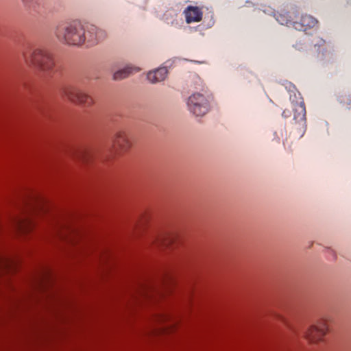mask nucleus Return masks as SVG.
I'll return each instance as SVG.
<instances>
[{"label": "nucleus", "instance_id": "f257e3e1", "mask_svg": "<svg viewBox=\"0 0 351 351\" xmlns=\"http://www.w3.org/2000/svg\"><path fill=\"white\" fill-rule=\"evenodd\" d=\"M55 35L62 43L80 46L84 43L95 45L106 38V33L94 25L84 26L73 23L58 25L56 28Z\"/></svg>", "mask_w": 351, "mask_h": 351}, {"label": "nucleus", "instance_id": "f03ea898", "mask_svg": "<svg viewBox=\"0 0 351 351\" xmlns=\"http://www.w3.org/2000/svg\"><path fill=\"white\" fill-rule=\"evenodd\" d=\"M23 58L27 64H33L40 71L44 72L51 71L54 66L51 54L47 51L39 49L23 52Z\"/></svg>", "mask_w": 351, "mask_h": 351}, {"label": "nucleus", "instance_id": "7ed1b4c3", "mask_svg": "<svg viewBox=\"0 0 351 351\" xmlns=\"http://www.w3.org/2000/svg\"><path fill=\"white\" fill-rule=\"evenodd\" d=\"M187 106L189 111L197 117L204 116L210 109L208 100L203 94L199 93L189 97Z\"/></svg>", "mask_w": 351, "mask_h": 351}, {"label": "nucleus", "instance_id": "20e7f679", "mask_svg": "<svg viewBox=\"0 0 351 351\" xmlns=\"http://www.w3.org/2000/svg\"><path fill=\"white\" fill-rule=\"evenodd\" d=\"M64 94L72 102L84 107H90L94 103L90 95L75 87L66 88L64 90Z\"/></svg>", "mask_w": 351, "mask_h": 351}, {"label": "nucleus", "instance_id": "39448f33", "mask_svg": "<svg viewBox=\"0 0 351 351\" xmlns=\"http://www.w3.org/2000/svg\"><path fill=\"white\" fill-rule=\"evenodd\" d=\"M328 327L324 321H320L317 325L311 326L304 332L305 337L311 342L320 341L326 334Z\"/></svg>", "mask_w": 351, "mask_h": 351}, {"label": "nucleus", "instance_id": "423d86ee", "mask_svg": "<svg viewBox=\"0 0 351 351\" xmlns=\"http://www.w3.org/2000/svg\"><path fill=\"white\" fill-rule=\"evenodd\" d=\"M293 121L298 124L299 128L304 131L306 129V108L304 103L301 101L298 103H293Z\"/></svg>", "mask_w": 351, "mask_h": 351}, {"label": "nucleus", "instance_id": "0eeeda50", "mask_svg": "<svg viewBox=\"0 0 351 351\" xmlns=\"http://www.w3.org/2000/svg\"><path fill=\"white\" fill-rule=\"evenodd\" d=\"M317 24L316 19L311 15L302 14L299 20L293 22V27L298 31H306Z\"/></svg>", "mask_w": 351, "mask_h": 351}, {"label": "nucleus", "instance_id": "6e6552de", "mask_svg": "<svg viewBox=\"0 0 351 351\" xmlns=\"http://www.w3.org/2000/svg\"><path fill=\"white\" fill-rule=\"evenodd\" d=\"M130 147V142L124 132H118L113 141V149L115 152H126Z\"/></svg>", "mask_w": 351, "mask_h": 351}, {"label": "nucleus", "instance_id": "1a4fd4ad", "mask_svg": "<svg viewBox=\"0 0 351 351\" xmlns=\"http://www.w3.org/2000/svg\"><path fill=\"white\" fill-rule=\"evenodd\" d=\"M187 23L199 22L202 19L203 12L199 7L188 6L184 11Z\"/></svg>", "mask_w": 351, "mask_h": 351}, {"label": "nucleus", "instance_id": "9d476101", "mask_svg": "<svg viewBox=\"0 0 351 351\" xmlns=\"http://www.w3.org/2000/svg\"><path fill=\"white\" fill-rule=\"evenodd\" d=\"M15 228L21 232L29 231L34 225V222L29 217H17L14 221Z\"/></svg>", "mask_w": 351, "mask_h": 351}, {"label": "nucleus", "instance_id": "9b49d317", "mask_svg": "<svg viewBox=\"0 0 351 351\" xmlns=\"http://www.w3.org/2000/svg\"><path fill=\"white\" fill-rule=\"evenodd\" d=\"M167 75V69L166 67H160L154 71H149L147 77L152 84L158 83L163 81Z\"/></svg>", "mask_w": 351, "mask_h": 351}, {"label": "nucleus", "instance_id": "f8f14e48", "mask_svg": "<svg viewBox=\"0 0 351 351\" xmlns=\"http://www.w3.org/2000/svg\"><path fill=\"white\" fill-rule=\"evenodd\" d=\"M136 69L130 66H127L123 69H121L113 74L114 80H121L128 77Z\"/></svg>", "mask_w": 351, "mask_h": 351}, {"label": "nucleus", "instance_id": "ddd939ff", "mask_svg": "<svg viewBox=\"0 0 351 351\" xmlns=\"http://www.w3.org/2000/svg\"><path fill=\"white\" fill-rule=\"evenodd\" d=\"M154 242L158 245H169L171 242V239L166 235H159L154 238Z\"/></svg>", "mask_w": 351, "mask_h": 351}, {"label": "nucleus", "instance_id": "4468645a", "mask_svg": "<svg viewBox=\"0 0 351 351\" xmlns=\"http://www.w3.org/2000/svg\"><path fill=\"white\" fill-rule=\"evenodd\" d=\"M277 21L282 25H285L287 26H292L293 27V22L294 21H292L291 19H289L287 16L284 14H280L277 16Z\"/></svg>", "mask_w": 351, "mask_h": 351}, {"label": "nucleus", "instance_id": "2eb2a0df", "mask_svg": "<svg viewBox=\"0 0 351 351\" xmlns=\"http://www.w3.org/2000/svg\"><path fill=\"white\" fill-rule=\"evenodd\" d=\"M23 5L27 8H34L39 2V0H22Z\"/></svg>", "mask_w": 351, "mask_h": 351}, {"label": "nucleus", "instance_id": "dca6fc26", "mask_svg": "<svg viewBox=\"0 0 351 351\" xmlns=\"http://www.w3.org/2000/svg\"><path fill=\"white\" fill-rule=\"evenodd\" d=\"M296 50H298V51H302L304 49V46L302 43H301L300 42L299 43H296L293 46Z\"/></svg>", "mask_w": 351, "mask_h": 351}, {"label": "nucleus", "instance_id": "f3484780", "mask_svg": "<svg viewBox=\"0 0 351 351\" xmlns=\"http://www.w3.org/2000/svg\"><path fill=\"white\" fill-rule=\"evenodd\" d=\"M282 116L285 118L289 117L290 116L289 111L284 110L282 113Z\"/></svg>", "mask_w": 351, "mask_h": 351}]
</instances>
